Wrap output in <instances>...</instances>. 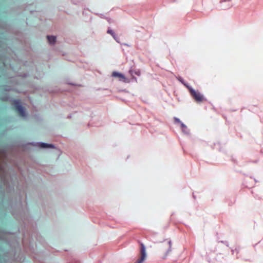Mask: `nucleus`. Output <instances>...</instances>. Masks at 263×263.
Wrapping results in <instances>:
<instances>
[{"label":"nucleus","mask_w":263,"mask_h":263,"mask_svg":"<svg viewBox=\"0 0 263 263\" xmlns=\"http://www.w3.org/2000/svg\"><path fill=\"white\" fill-rule=\"evenodd\" d=\"M184 85L187 88L191 96L194 98L196 102L197 103H201L206 100L204 96L200 93V92L195 90L194 89L185 84H184Z\"/></svg>","instance_id":"obj_1"},{"label":"nucleus","mask_w":263,"mask_h":263,"mask_svg":"<svg viewBox=\"0 0 263 263\" xmlns=\"http://www.w3.org/2000/svg\"><path fill=\"white\" fill-rule=\"evenodd\" d=\"M12 105L14 106L15 110L21 117H24L26 114L24 108L21 106L20 100H14L12 102Z\"/></svg>","instance_id":"obj_2"},{"label":"nucleus","mask_w":263,"mask_h":263,"mask_svg":"<svg viewBox=\"0 0 263 263\" xmlns=\"http://www.w3.org/2000/svg\"><path fill=\"white\" fill-rule=\"evenodd\" d=\"M141 248H140V254L141 256L139 259L137 260L136 263H142L144 260L146 258V252H145V248L143 243H141Z\"/></svg>","instance_id":"obj_3"},{"label":"nucleus","mask_w":263,"mask_h":263,"mask_svg":"<svg viewBox=\"0 0 263 263\" xmlns=\"http://www.w3.org/2000/svg\"><path fill=\"white\" fill-rule=\"evenodd\" d=\"M111 76L112 77H117V78H118L119 79V80H121V81H123L124 82L125 81V77L122 73H119V72H116V71H114L112 73Z\"/></svg>","instance_id":"obj_4"},{"label":"nucleus","mask_w":263,"mask_h":263,"mask_svg":"<svg viewBox=\"0 0 263 263\" xmlns=\"http://www.w3.org/2000/svg\"><path fill=\"white\" fill-rule=\"evenodd\" d=\"M47 38L48 39V42L50 44H54L55 41H56V37L54 36H49V35H48L47 36Z\"/></svg>","instance_id":"obj_5"},{"label":"nucleus","mask_w":263,"mask_h":263,"mask_svg":"<svg viewBox=\"0 0 263 263\" xmlns=\"http://www.w3.org/2000/svg\"><path fill=\"white\" fill-rule=\"evenodd\" d=\"M40 146L43 148H52L53 145L52 144H46L44 143H41Z\"/></svg>","instance_id":"obj_6"},{"label":"nucleus","mask_w":263,"mask_h":263,"mask_svg":"<svg viewBox=\"0 0 263 263\" xmlns=\"http://www.w3.org/2000/svg\"><path fill=\"white\" fill-rule=\"evenodd\" d=\"M165 244L166 247L168 248V250L167 251V254L171 251L172 243L171 241H167L165 242Z\"/></svg>","instance_id":"obj_7"},{"label":"nucleus","mask_w":263,"mask_h":263,"mask_svg":"<svg viewBox=\"0 0 263 263\" xmlns=\"http://www.w3.org/2000/svg\"><path fill=\"white\" fill-rule=\"evenodd\" d=\"M107 33L108 34H110V35H112V36L116 40V34L115 33H114V32L111 30V29H108L107 31Z\"/></svg>","instance_id":"obj_8"},{"label":"nucleus","mask_w":263,"mask_h":263,"mask_svg":"<svg viewBox=\"0 0 263 263\" xmlns=\"http://www.w3.org/2000/svg\"><path fill=\"white\" fill-rule=\"evenodd\" d=\"M181 127L183 132L185 131V129L187 128V127L185 125H184L183 123H181L180 124Z\"/></svg>","instance_id":"obj_9"},{"label":"nucleus","mask_w":263,"mask_h":263,"mask_svg":"<svg viewBox=\"0 0 263 263\" xmlns=\"http://www.w3.org/2000/svg\"><path fill=\"white\" fill-rule=\"evenodd\" d=\"M174 120H175V122L179 123L180 124H181V123H182L180 121V120L179 119L177 118H174Z\"/></svg>","instance_id":"obj_10"},{"label":"nucleus","mask_w":263,"mask_h":263,"mask_svg":"<svg viewBox=\"0 0 263 263\" xmlns=\"http://www.w3.org/2000/svg\"><path fill=\"white\" fill-rule=\"evenodd\" d=\"M135 73L136 75H137V76H140V72L139 71H136V72H135Z\"/></svg>","instance_id":"obj_11"},{"label":"nucleus","mask_w":263,"mask_h":263,"mask_svg":"<svg viewBox=\"0 0 263 263\" xmlns=\"http://www.w3.org/2000/svg\"><path fill=\"white\" fill-rule=\"evenodd\" d=\"M179 80H180V81L181 83H183V82H182V81L181 80L179 79Z\"/></svg>","instance_id":"obj_12"}]
</instances>
